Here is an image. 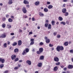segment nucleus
I'll list each match as a JSON object with an SVG mask.
<instances>
[{"instance_id":"1","label":"nucleus","mask_w":73,"mask_h":73,"mask_svg":"<svg viewBox=\"0 0 73 73\" xmlns=\"http://www.w3.org/2000/svg\"><path fill=\"white\" fill-rule=\"evenodd\" d=\"M57 51L60 52V50H64V47L62 46H58L56 48Z\"/></svg>"},{"instance_id":"2","label":"nucleus","mask_w":73,"mask_h":73,"mask_svg":"<svg viewBox=\"0 0 73 73\" xmlns=\"http://www.w3.org/2000/svg\"><path fill=\"white\" fill-rule=\"evenodd\" d=\"M43 48H40L39 49V51H37L36 52V53L37 54H41V53H42V52H43Z\"/></svg>"},{"instance_id":"3","label":"nucleus","mask_w":73,"mask_h":73,"mask_svg":"<svg viewBox=\"0 0 73 73\" xmlns=\"http://www.w3.org/2000/svg\"><path fill=\"white\" fill-rule=\"evenodd\" d=\"M6 36H7V34L6 33H4L0 36V37L1 38H5L6 37Z\"/></svg>"},{"instance_id":"4","label":"nucleus","mask_w":73,"mask_h":73,"mask_svg":"<svg viewBox=\"0 0 73 73\" xmlns=\"http://www.w3.org/2000/svg\"><path fill=\"white\" fill-rule=\"evenodd\" d=\"M22 11L24 13H27V10L26 9V8H25V7L23 8Z\"/></svg>"},{"instance_id":"5","label":"nucleus","mask_w":73,"mask_h":73,"mask_svg":"<svg viewBox=\"0 0 73 73\" xmlns=\"http://www.w3.org/2000/svg\"><path fill=\"white\" fill-rule=\"evenodd\" d=\"M16 56L15 54L13 55L11 57V58L12 60H13L15 59V58H16Z\"/></svg>"},{"instance_id":"6","label":"nucleus","mask_w":73,"mask_h":73,"mask_svg":"<svg viewBox=\"0 0 73 73\" xmlns=\"http://www.w3.org/2000/svg\"><path fill=\"white\" fill-rule=\"evenodd\" d=\"M54 60L56 62H58L59 61V59L57 57H54Z\"/></svg>"},{"instance_id":"7","label":"nucleus","mask_w":73,"mask_h":73,"mask_svg":"<svg viewBox=\"0 0 73 73\" xmlns=\"http://www.w3.org/2000/svg\"><path fill=\"white\" fill-rule=\"evenodd\" d=\"M13 3V0H9L8 4L9 5H11Z\"/></svg>"},{"instance_id":"8","label":"nucleus","mask_w":73,"mask_h":73,"mask_svg":"<svg viewBox=\"0 0 73 73\" xmlns=\"http://www.w3.org/2000/svg\"><path fill=\"white\" fill-rule=\"evenodd\" d=\"M26 63L28 64L29 65H31V61L29 60H27L26 61Z\"/></svg>"},{"instance_id":"9","label":"nucleus","mask_w":73,"mask_h":73,"mask_svg":"<svg viewBox=\"0 0 73 73\" xmlns=\"http://www.w3.org/2000/svg\"><path fill=\"white\" fill-rule=\"evenodd\" d=\"M5 60L4 59H2V58H0V61L1 62V63L2 64H4V61Z\"/></svg>"},{"instance_id":"10","label":"nucleus","mask_w":73,"mask_h":73,"mask_svg":"<svg viewBox=\"0 0 73 73\" xmlns=\"http://www.w3.org/2000/svg\"><path fill=\"white\" fill-rule=\"evenodd\" d=\"M21 44H22V42H21V40H19L18 41V45L19 46L20 45H21Z\"/></svg>"},{"instance_id":"11","label":"nucleus","mask_w":73,"mask_h":73,"mask_svg":"<svg viewBox=\"0 0 73 73\" xmlns=\"http://www.w3.org/2000/svg\"><path fill=\"white\" fill-rule=\"evenodd\" d=\"M23 1V3L25 4H29V2L27 0H25Z\"/></svg>"},{"instance_id":"12","label":"nucleus","mask_w":73,"mask_h":73,"mask_svg":"<svg viewBox=\"0 0 73 73\" xmlns=\"http://www.w3.org/2000/svg\"><path fill=\"white\" fill-rule=\"evenodd\" d=\"M44 56L42 55L40 56L39 59L40 60H44Z\"/></svg>"},{"instance_id":"13","label":"nucleus","mask_w":73,"mask_h":73,"mask_svg":"<svg viewBox=\"0 0 73 73\" xmlns=\"http://www.w3.org/2000/svg\"><path fill=\"white\" fill-rule=\"evenodd\" d=\"M66 9L65 8H63L62 9V13H65L66 12Z\"/></svg>"},{"instance_id":"14","label":"nucleus","mask_w":73,"mask_h":73,"mask_svg":"<svg viewBox=\"0 0 73 73\" xmlns=\"http://www.w3.org/2000/svg\"><path fill=\"white\" fill-rule=\"evenodd\" d=\"M73 66L72 65H68V69H73Z\"/></svg>"},{"instance_id":"15","label":"nucleus","mask_w":73,"mask_h":73,"mask_svg":"<svg viewBox=\"0 0 73 73\" xmlns=\"http://www.w3.org/2000/svg\"><path fill=\"white\" fill-rule=\"evenodd\" d=\"M42 63L40 62L38 64V67H41L42 66Z\"/></svg>"},{"instance_id":"16","label":"nucleus","mask_w":73,"mask_h":73,"mask_svg":"<svg viewBox=\"0 0 73 73\" xmlns=\"http://www.w3.org/2000/svg\"><path fill=\"white\" fill-rule=\"evenodd\" d=\"M39 4H40V2L38 1L36 2L35 3V4L36 5H38Z\"/></svg>"},{"instance_id":"17","label":"nucleus","mask_w":73,"mask_h":73,"mask_svg":"<svg viewBox=\"0 0 73 73\" xmlns=\"http://www.w3.org/2000/svg\"><path fill=\"white\" fill-rule=\"evenodd\" d=\"M58 67H57V66H56L54 68V71H57L58 70Z\"/></svg>"},{"instance_id":"18","label":"nucleus","mask_w":73,"mask_h":73,"mask_svg":"<svg viewBox=\"0 0 73 73\" xmlns=\"http://www.w3.org/2000/svg\"><path fill=\"white\" fill-rule=\"evenodd\" d=\"M39 15H40V16L41 17H43L44 16V14L41 12H39Z\"/></svg>"},{"instance_id":"19","label":"nucleus","mask_w":73,"mask_h":73,"mask_svg":"<svg viewBox=\"0 0 73 73\" xmlns=\"http://www.w3.org/2000/svg\"><path fill=\"white\" fill-rule=\"evenodd\" d=\"M53 8V6L52 5H49L48 6V9H52Z\"/></svg>"},{"instance_id":"20","label":"nucleus","mask_w":73,"mask_h":73,"mask_svg":"<svg viewBox=\"0 0 73 73\" xmlns=\"http://www.w3.org/2000/svg\"><path fill=\"white\" fill-rule=\"evenodd\" d=\"M25 50L26 53H28V52H29V49L28 48H26L25 49Z\"/></svg>"},{"instance_id":"21","label":"nucleus","mask_w":73,"mask_h":73,"mask_svg":"<svg viewBox=\"0 0 73 73\" xmlns=\"http://www.w3.org/2000/svg\"><path fill=\"white\" fill-rule=\"evenodd\" d=\"M58 19L59 20H60V21H62L63 20V18L61 17H59L58 18Z\"/></svg>"},{"instance_id":"22","label":"nucleus","mask_w":73,"mask_h":73,"mask_svg":"<svg viewBox=\"0 0 73 73\" xmlns=\"http://www.w3.org/2000/svg\"><path fill=\"white\" fill-rule=\"evenodd\" d=\"M14 52L15 53H16L19 52V49L18 48H15L14 49Z\"/></svg>"},{"instance_id":"23","label":"nucleus","mask_w":73,"mask_h":73,"mask_svg":"<svg viewBox=\"0 0 73 73\" xmlns=\"http://www.w3.org/2000/svg\"><path fill=\"white\" fill-rule=\"evenodd\" d=\"M44 11L45 12H48V9L46 8H44Z\"/></svg>"},{"instance_id":"24","label":"nucleus","mask_w":73,"mask_h":73,"mask_svg":"<svg viewBox=\"0 0 73 73\" xmlns=\"http://www.w3.org/2000/svg\"><path fill=\"white\" fill-rule=\"evenodd\" d=\"M48 29H51V25L50 24H49L48 25Z\"/></svg>"},{"instance_id":"25","label":"nucleus","mask_w":73,"mask_h":73,"mask_svg":"<svg viewBox=\"0 0 73 73\" xmlns=\"http://www.w3.org/2000/svg\"><path fill=\"white\" fill-rule=\"evenodd\" d=\"M17 42H14L12 44L13 46H16V45H17Z\"/></svg>"},{"instance_id":"26","label":"nucleus","mask_w":73,"mask_h":73,"mask_svg":"<svg viewBox=\"0 0 73 73\" xmlns=\"http://www.w3.org/2000/svg\"><path fill=\"white\" fill-rule=\"evenodd\" d=\"M46 43H49V42H50V39H48L46 40Z\"/></svg>"},{"instance_id":"27","label":"nucleus","mask_w":73,"mask_h":73,"mask_svg":"<svg viewBox=\"0 0 73 73\" xmlns=\"http://www.w3.org/2000/svg\"><path fill=\"white\" fill-rule=\"evenodd\" d=\"M13 20H12V19L11 18H10L8 19V21L9 22H12Z\"/></svg>"},{"instance_id":"28","label":"nucleus","mask_w":73,"mask_h":73,"mask_svg":"<svg viewBox=\"0 0 73 73\" xmlns=\"http://www.w3.org/2000/svg\"><path fill=\"white\" fill-rule=\"evenodd\" d=\"M27 54V52H25V50H24L23 51V52L22 53L23 55H24Z\"/></svg>"},{"instance_id":"29","label":"nucleus","mask_w":73,"mask_h":73,"mask_svg":"<svg viewBox=\"0 0 73 73\" xmlns=\"http://www.w3.org/2000/svg\"><path fill=\"white\" fill-rule=\"evenodd\" d=\"M64 45L65 46H67L68 45V42H65L64 44Z\"/></svg>"},{"instance_id":"30","label":"nucleus","mask_w":73,"mask_h":73,"mask_svg":"<svg viewBox=\"0 0 73 73\" xmlns=\"http://www.w3.org/2000/svg\"><path fill=\"white\" fill-rule=\"evenodd\" d=\"M4 67V64H1L0 65V68L2 69Z\"/></svg>"},{"instance_id":"31","label":"nucleus","mask_w":73,"mask_h":73,"mask_svg":"<svg viewBox=\"0 0 73 73\" xmlns=\"http://www.w3.org/2000/svg\"><path fill=\"white\" fill-rule=\"evenodd\" d=\"M7 27L8 28H9V29H10V28H11V26L9 24H7Z\"/></svg>"},{"instance_id":"32","label":"nucleus","mask_w":73,"mask_h":73,"mask_svg":"<svg viewBox=\"0 0 73 73\" xmlns=\"http://www.w3.org/2000/svg\"><path fill=\"white\" fill-rule=\"evenodd\" d=\"M54 23H55V22L53 20H52L51 21V24H52V25H54L55 24Z\"/></svg>"},{"instance_id":"33","label":"nucleus","mask_w":73,"mask_h":73,"mask_svg":"<svg viewBox=\"0 0 73 73\" xmlns=\"http://www.w3.org/2000/svg\"><path fill=\"white\" fill-rule=\"evenodd\" d=\"M7 43H5L4 44L3 46L5 48H7Z\"/></svg>"},{"instance_id":"34","label":"nucleus","mask_w":73,"mask_h":73,"mask_svg":"<svg viewBox=\"0 0 73 73\" xmlns=\"http://www.w3.org/2000/svg\"><path fill=\"white\" fill-rule=\"evenodd\" d=\"M2 26L3 28H4L5 27V23H3V24H2Z\"/></svg>"},{"instance_id":"35","label":"nucleus","mask_w":73,"mask_h":73,"mask_svg":"<svg viewBox=\"0 0 73 73\" xmlns=\"http://www.w3.org/2000/svg\"><path fill=\"white\" fill-rule=\"evenodd\" d=\"M19 59L18 58H16L14 60L15 62H16V61H18Z\"/></svg>"},{"instance_id":"36","label":"nucleus","mask_w":73,"mask_h":73,"mask_svg":"<svg viewBox=\"0 0 73 73\" xmlns=\"http://www.w3.org/2000/svg\"><path fill=\"white\" fill-rule=\"evenodd\" d=\"M30 43V45H33L35 43V42L34 41H32Z\"/></svg>"},{"instance_id":"37","label":"nucleus","mask_w":73,"mask_h":73,"mask_svg":"<svg viewBox=\"0 0 73 73\" xmlns=\"http://www.w3.org/2000/svg\"><path fill=\"white\" fill-rule=\"evenodd\" d=\"M60 24H63V25H65L66 23L62 21L60 23Z\"/></svg>"},{"instance_id":"38","label":"nucleus","mask_w":73,"mask_h":73,"mask_svg":"<svg viewBox=\"0 0 73 73\" xmlns=\"http://www.w3.org/2000/svg\"><path fill=\"white\" fill-rule=\"evenodd\" d=\"M39 45H40V46H42L44 45V43L43 42H41L39 44Z\"/></svg>"},{"instance_id":"39","label":"nucleus","mask_w":73,"mask_h":73,"mask_svg":"<svg viewBox=\"0 0 73 73\" xmlns=\"http://www.w3.org/2000/svg\"><path fill=\"white\" fill-rule=\"evenodd\" d=\"M56 65H58V66L60 65V62H58L57 63H56Z\"/></svg>"},{"instance_id":"40","label":"nucleus","mask_w":73,"mask_h":73,"mask_svg":"<svg viewBox=\"0 0 73 73\" xmlns=\"http://www.w3.org/2000/svg\"><path fill=\"white\" fill-rule=\"evenodd\" d=\"M9 73V70H5L3 72V73Z\"/></svg>"},{"instance_id":"41","label":"nucleus","mask_w":73,"mask_h":73,"mask_svg":"<svg viewBox=\"0 0 73 73\" xmlns=\"http://www.w3.org/2000/svg\"><path fill=\"white\" fill-rule=\"evenodd\" d=\"M44 26L45 27L47 28V27H48V24L47 23H46L44 25Z\"/></svg>"},{"instance_id":"42","label":"nucleus","mask_w":73,"mask_h":73,"mask_svg":"<svg viewBox=\"0 0 73 73\" xmlns=\"http://www.w3.org/2000/svg\"><path fill=\"white\" fill-rule=\"evenodd\" d=\"M60 37H61V36L60 35H57V38H60Z\"/></svg>"},{"instance_id":"43","label":"nucleus","mask_w":73,"mask_h":73,"mask_svg":"<svg viewBox=\"0 0 73 73\" xmlns=\"http://www.w3.org/2000/svg\"><path fill=\"white\" fill-rule=\"evenodd\" d=\"M70 53H73V50L72 49L70 50Z\"/></svg>"},{"instance_id":"44","label":"nucleus","mask_w":73,"mask_h":73,"mask_svg":"<svg viewBox=\"0 0 73 73\" xmlns=\"http://www.w3.org/2000/svg\"><path fill=\"white\" fill-rule=\"evenodd\" d=\"M32 20L33 21H36V20L35 19V17H33L32 18Z\"/></svg>"},{"instance_id":"45","label":"nucleus","mask_w":73,"mask_h":73,"mask_svg":"<svg viewBox=\"0 0 73 73\" xmlns=\"http://www.w3.org/2000/svg\"><path fill=\"white\" fill-rule=\"evenodd\" d=\"M68 15H69V13H68V12H66L65 13V16H68Z\"/></svg>"},{"instance_id":"46","label":"nucleus","mask_w":73,"mask_h":73,"mask_svg":"<svg viewBox=\"0 0 73 73\" xmlns=\"http://www.w3.org/2000/svg\"><path fill=\"white\" fill-rule=\"evenodd\" d=\"M49 46L50 47H52L53 46V45L52 44H51L50 43L49 44Z\"/></svg>"},{"instance_id":"47","label":"nucleus","mask_w":73,"mask_h":73,"mask_svg":"<svg viewBox=\"0 0 73 73\" xmlns=\"http://www.w3.org/2000/svg\"><path fill=\"white\" fill-rule=\"evenodd\" d=\"M32 52H35V48H33L32 49Z\"/></svg>"},{"instance_id":"48","label":"nucleus","mask_w":73,"mask_h":73,"mask_svg":"<svg viewBox=\"0 0 73 73\" xmlns=\"http://www.w3.org/2000/svg\"><path fill=\"white\" fill-rule=\"evenodd\" d=\"M53 35L54 36H56V35H57V32H55L53 33Z\"/></svg>"},{"instance_id":"49","label":"nucleus","mask_w":73,"mask_h":73,"mask_svg":"<svg viewBox=\"0 0 73 73\" xmlns=\"http://www.w3.org/2000/svg\"><path fill=\"white\" fill-rule=\"evenodd\" d=\"M48 37L47 36H45L44 37V40H46V41L47 40H48Z\"/></svg>"},{"instance_id":"50","label":"nucleus","mask_w":73,"mask_h":73,"mask_svg":"<svg viewBox=\"0 0 73 73\" xmlns=\"http://www.w3.org/2000/svg\"><path fill=\"white\" fill-rule=\"evenodd\" d=\"M19 69V67H16L14 68V69L16 70L17 69Z\"/></svg>"},{"instance_id":"51","label":"nucleus","mask_w":73,"mask_h":73,"mask_svg":"<svg viewBox=\"0 0 73 73\" xmlns=\"http://www.w3.org/2000/svg\"><path fill=\"white\" fill-rule=\"evenodd\" d=\"M30 41L31 42L34 41H35V39H34L31 38Z\"/></svg>"},{"instance_id":"52","label":"nucleus","mask_w":73,"mask_h":73,"mask_svg":"<svg viewBox=\"0 0 73 73\" xmlns=\"http://www.w3.org/2000/svg\"><path fill=\"white\" fill-rule=\"evenodd\" d=\"M50 4V2L47 1V5H49V4Z\"/></svg>"},{"instance_id":"53","label":"nucleus","mask_w":73,"mask_h":73,"mask_svg":"<svg viewBox=\"0 0 73 73\" xmlns=\"http://www.w3.org/2000/svg\"><path fill=\"white\" fill-rule=\"evenodd\" d=\"M66 69H67V68L66 67H65L64 68V71H66Z\"/></svg>"},{"instance_id":"54","label":"nucleus","mask_w":73,"mask_h":73,"mask_svg":"<svg viewBox=\"0 0 73 73\" xmlns=\"http://www.w3.org/2000/svg\"><path fill=\"white\" fill-rule=\"evenodd\" d=\"M19 32H23L22 30L20 29H19Z\"/></svg>"},{"instance_id":"55","label":"nucleus","mask_w":73,"mask_h":73,"mask_svg":"<svg viewBox=\"0 0 73 73\" xmlns=\"http://www.w3.org/2000/svg\"><path fill=\"white\" fill-rule=\"evenodd\" d=\"M6 19H5V18H3L2 19L3 21H5V20Z\"/></svg>"},{"instance_id":"56","label":"nucleus","mask_w":73,"mask_h":73,"mask_svg":"<svg viewBox=\"0 0 73 73\" xmlns=\"http://www.w3.org/2000/svg\"><path fill=\"white\" fill-rule=\"evenodd\" d=\"M24 17L25 19H27V18H28V16H27L26 15H25Z\"/></svg>"},{"instance_id":"57","label":"nucleus","mask_w":73,"mask_h":73,"mask_svg":"<svg viewBox=\"0 0 73 73\" xmlns=\"http://www.w3.org/2000/svg\"><path fill=\"white\" fill-rule=\"evenodd\" d=\"M33 33V32H29V34H30V35H32V34Z\"/></svg>"},{"instance_id":"58","label":"nucleus","mask_w":73,"mask_h":73,"mask_svg":"<svg viewBox=\"0 0 73 73\" xmlns=\"http://www.w3.org/2000/svg\"><path fill=\"white\" fill-rule=\"evenodd\" d=\"M9 15H6V17H7V18L9 17Z\"/></svg>"},{"instance_id":"59","label":"nucleus","mask_w":73,"mask_h":73,"mask_svg":"<svg viewBox=\"0 0 73 73\" xmlns=\"http://www.w3.org/2000/svg\"><path fill=\"white\" fill-rule=\"evenodd\" d=\"M10 35H15V34L13 33H11L10 34Z\"/></svg>"},{"instance_id":"60","label":"nucleus","mask_w":73,"mask_h":73,"mask_svg":"<svg viewBox=\"0 0 73 73\" xmlns=\"http://www.w3.org/2000/svg\"><path fill=\"white\" fill-rule=\"evenodd\" d=\"M26 7L27 8H29V5H27Z\"/></svg>"},{"instance_id":"61","label":"nucleus","mask_w":73,"mask_h":73,"mask_svg":"<svg viewBox=\"0 0 73 73\" xmlns=\"http://www.w3.org/2000/svg\"><path fill=\"white\" fill-rule=\"evenodd\" d=\"M63 2H67L68 0H63Z\"/></svg>"},{"instance_id":"62","label":"nucleus","mask_w":73,"mask_h":73,"mask_svg":"<svg viewBox=\"0 0 73 73\" xmlns=\"http://www.w3.org/2000/svg\"><path fill=\"white\" fill-rule=\"evenodd\" d=\"M12 19H14L15 18V17L13 16H11V17Z\"/></svg>"},{"instance_id":"63","label":"nucleus","mask_w":73,"mask_h":73,"mask_svg":"<svg viewBox=\"0 0 73 73\" xmlns=\"http://www.w3.org/2000/svg\"><path fill=\"white\" fill-rule=\"evenodd\" d=\"M19 62H23V60H19Z\"/></svg>"},{"instance_id":"64","label":"nucleus","mask_w":73,"mask_h":73,"mask_svg":"<svg viewBox=\"0 0 73 73\" xmlns=\"http://www.w3.org/2000/svg\"><path fill=\"white\" fill-rule=\"evenodd\" d=\"M63 7H65V4H64V5H63Z\"/></svg>"}]
</instances>
